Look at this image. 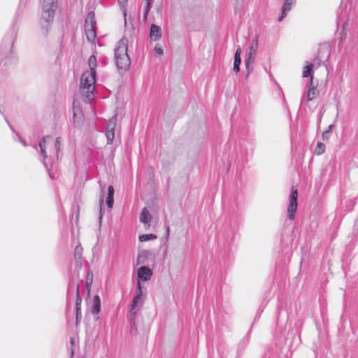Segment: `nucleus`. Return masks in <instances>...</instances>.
Listing matches in <instances>:
<instances>
[{"label": "nucleus", "mask_w": 358, "mask_h": 358, "mask_svg": "<svg viewBox=\"0 0 358 358\" xmlns=\"http://www.w3.org/2000/svg\"><path fill=\"white\" fill-rule=\"evenodd\" d=\"M324 50H326L327 53L329 55V50H328V48L327 47H325V46H320L319 50H318V52H317V55L315 57V59H313V61L315 62H317L318 60H320V53L324 52Z\"/></svg>", "instance_id": "nucleus-22"}, {"label": "nucleus", "mask_w": 358, "mask_h": 358, "mask_svg": "<svg viewBox=\"0 0 358 358\" xmlns=\"http://www.w3.org/2000/svg\"><path fill=\"white\" fill-rule=\"evenodd\" d=\"M113 196H114V188L110 185L108 189V196L106 199V204L109 208H111L113 205Z\"/></svg>", "instance_id": "nucleus-17"}, {"label": "nucleus", "mask_w": 358, "mask_h": 358, "mask_svg": "<svg viewBox=\"0 0 358 358\" xmlns=\"http://www.w3.org/2000/svg\"><path fill=\"white\" fill-rule=\"evenodd\" d=\"M136 296H138L140 298L142 297V290L141 283H138L137 290L136 292Z\"/></svg>", "instance_id": "nucleus-26"}, {"label": "nucleus", "mask_w": 358, "mask_h": 358, "mask_svg": "<svg viewBox=\"0 0 358 358\" xmlns=\"http://www.w3.org/2000/svg\"><path fill=\"white\" fill-rule=\"evenodd\" d=\"M85 31L88 41H93L96 38V31L92 20L88 21L87 20L85 21Z\"/></svg>", "instance_id": "nucleus-7"}, {"label": "nucleus", "mask_w": 358, "mask_h": 358, "mask_svg": "<svg viewBox=\"0 0 358 358\" xmlns=\"http://www.w3.org/2000/svg\"><path fill=\"white\" fill-rule=\"evenodd\" d=\"M241 48H238V49L236 51L235 55H234V71L235 72H238L240 70L239 66L241 62Z\"/></svg>", "instance_id": "nucleus-16"}, {"label": "nucleus", "mask_w": 358, "mask_h": 358, "mask_svg": "<svg viewBox=\"0 0 358 358\" xmlns=\"http://www.w3.org/2000/svg\"><path fill=\"white\" fill-rule=\"evenodd\" d=\"M151 2L152 0H147L146 13L148 12V10L150 9Z\"/></svg>", "instance_id": "nucleus-28"}, {"label": "nucleus", "mask_w": 358, "mask_h": 358, "mask_svg": "<svg viewBox=\"0 0 358 358\" xmlns=\"http://www.w3.org/2000/svg\"><path fill=\"white\" fill-rule=\"evenodd\" d=\"M332 125L329 127V129L322 133V140L327 141L329 138L331 133Z\"/></svg>", "instance_id": "nucleus-24"}, {"label": "nucleus", "mask_w": 358, "mask_h": 358, "mask_svg": "<svg viewBox=\"0 0 358 358\" xmlns=\"http://www.w3.org/2000/svg\"><path fill=\"white\" fill-rule=\"evenodd\" d=\"M82 253H83V248L80 245H77L75 248L74 250V256L76 259H78L79 261L82 259Z\"/></svg>", "instance_id": "nucleus-20"}, {"label": "nucleus", "mask_w": 358, "mask_h": 358, "mask_svg": "<svg viewBox=\"0 0 358 358\" xmlns=\"http://www.w3.org/2000/svg\"><path fill=\"white\" fill-rule=\"evenodd\" d=\"M155 52H156V54H157L158 55H162L163 54V50L161 47L159 46H155Z\"/></svg>", "instance_id": "nucleus-27"}, {"label": "nucleus", "mask_w": 358, "mask_h": 358, "mask_svg": "<svg viewBox=\"0 0 358 358\" xmlns=\"http://www.w3.org/2000/svg\"><path fill=\"white\" fill-rule=\"evenodd\" d=\"M296 0H284V3L281 8L282 14L278 17V21L281 22L283 18L286 16L287 13L289 11L292 6L295 4Z\"/></svg>", "instance_id": "nucleus-9"}, {"label": "nucleus", "mask_w": 358, "mask_h": 358, "mask_svg": "<svg viewBox=\"0 0 358 358\" xmlns=\"http://www.w3.org/2000/svg\"><path fill=\"white\" fill-rule=\"evenodd\" d=\"M115 63L118 69L127 70L131 64L127 54V41L122 38L120 40L115 50Z\"/></svg>", "instance_id": "nucleus-2"}, {"label": "nucleus", "mask_w": 358, "mask_h": 358, "mask_svg": "<svg viewBox=\"0 0 358 358\" xmlns=\"http://www.w3.org/2000/svg\"><path fill=\"white\" fill-rule=\"evenodd\" d=\"M82 299L80 296L79 293V286L78 285L76 287V324L78 325V319L79 317L81 315V305Z\"/></svg>", "instance_id": "nucleus-13"}, {"label": "nucleus", "mask_w": 358, "mask_h": 358, "mask_svg": "<svg viewBox=\"0 0 358 358\" xmlns=\"http://www.w3.org/2000/svg\"><path fill=\"white\" fill-rule=\"evenodd\" d=\"M298 191L297 189L292 187L291 189V194L289 196V205L287 208L288 217L289 219L293 220L294 219L295 213L297 210L298 203Z\"/></svg>", "instance_id": "nucleus-4"}, {"label": "nucleus", "mask_w": 358, "mask_h": 358, "mask_svg": "<svg viewBox=\"0 0 358 358\" xmlns=\"http://www.w3.org/2000/svg\"><path fill=\"white\" fill-rule=\"evenodd\" d=\"M103 198H101V200H100V205H101V206L103 205Z\"/></svg>", "instance_id": "nucleus-31"}, {"label": "nucleus", "mask_w": 358, "mask_h": 358, "mask_svg": "<svg viewBox=\"0 0 358 358\" xmlns=\"http://www.w3.org/2000/svg\"><path fill=\"white\" fill-rule=\"evenodd\" d=\"M90 69L85 71L81 76L79 92L84 101L90 102L94 98V90L96 83V68L97 66L96 58L92 55L88 60Z\"/></svg>", "instance_id": "nucleus-1"}, {"label": "nucleus", "mask_w": 358, "mask_h": 358, "mask_svg": "<svg viewBox=\"0 0 358 358\" xmlns=\"http://www.w3.org/2000/svg\"><path fill=\"white\" fill-rule=\"evenodd\" d=\"M57 8V0H43L42 17L46 22L53 20L55 10Z\"/></svg>", "instance_id": "nucleus-3"}, {"label": "nucleus", "mask_w": 358, "mask_h": 358, "mask_svg": "<svg viewBox=\"0 0 358 358\" xmlns=\"http://www.w3.org/2000/svg\"><path fill=\"white\" fill-rule=\"evenodd\" d=\"M325 152V145L321 142H318L315 150V154L321 155Z\"/></svg>", "instance_id": "nucleus-19"}, {"label": "nucleus", "mask_w": 358, "mask_h": 358, "mask_svg": "<svg viewBox=\"0 0 358 358\" xmlns=\"http://www.w3.org/2000/svg\"><path fill=\"white\" fill-rule=\"evenodd\" d=\"M157 238V236L155 234H143L139 236V241L141 242H145L149 240H154Z\"/></svg>", "instance_id": "nucleus-21"}, {"label": "nucleus", "mask_w": 358, "mask_h": 358, "mask_svg": "<svg viewBox=\"0 0 358 358\" xmlns=\"http://www.w3.org/2000/svg\"><path fill=\"white\" fill-rule=\"evenodd\" d=\"M45 145H46V139L43 138V141H41L39 146L41 148V154L43 155L44 158L47 157V154L45 152Z\"/></svg>", "instance_id": "nucleus-23"}, {"label": "nucleus", "mask_w": 358, "mask_h": 358, "mask_svg": "<svg viewBox=\"0 0 358 358\" xmlns=\"http://www.w3.org/2000/svg\"><path fill=\"white\" fill-rule=\"evenodd\" d=\"M151 220L152 215L150 214L149 211L144 208L140 215V221L145 224L146 229H148L150 227Z\"/></svg>", "instance_id": "nucleus-10"}, {"label": "nucleus", "mask_w": 358, "mask_h": 358, "mask_svg": "<svg viewBox=\"0 0 358 358\" xmlns=\"http://www.w3.org/2000/svg\"><path fill=\"white\" fill-rule=\"evenodd\" d=\"M101 310V299L98 295L93 297V306L92 307V313L97 315Z\"/></svg>", "instance_id": "nucleus-14"}, {"label": "nucleus", "mask_w": 358, "mask_h": 358, "mask_svg": "<svg viewBox=\"0 0 358 358\" xmlns=\"http://www.w3.org/2000/svg\"><path fill=\"white\" fill-rule=\"evenodd\" d=\"M93 277H94L93 272L91 270H88L87 275H86V280H85L86 287H87L88 294L90 292L91 287H92V285L93 282Z\"/></svg>", "instance_id": "nucleus-18"}, {"label": "nucleus", "mask_w": 358, "mask_h": 358, "mask_svg": "<svg viewBox=\"0 0 358 358\" xmlns=\"http://www.w3.org/2000/svg\"><path fill=\"white\" fill-rule=\"evenodd\" d=\"M162 36L161 28L152 24L150 27V37L154 41H158Z\"/></svg>", "instance_id": "nucleus-12"}, {"label": "nucleus", "mask_w": 358, "mask_h": 358, "mask_svg": "<svg viewBox=\"0 0 358 358\" xmlns=\"http://www.w3.org/2000/svg\"><path fill=\"white\" fill-rule=\"evenodd\" d=\"M117 1L121 6H124V5L127 3L128 0H117Z\"/></svg>", "instance_id": "nucleus-29"}, {"label": "nucleus", "mask_w": 358, "mask_h": 358, "mask_svg": "<svg viewBox=\"0 0 358 358\" xmlns=\"http://www.w3.org/2000/svg\"><path fill=\"white\" fill-rule=\"evenodd\" d=\"M257 50V38L256 37L254 40L253 44H252L250 47L249 52L246 55L245 58V66L248 69L250 63L253 60L255 55H256V52Z\"/></svg>", "instance_id": "nucleus-8"}, {"label": "nucleus", "mask_w": 358, "mask_h": 358, "mask_svg": "<svg viewBox=\"0 0 358 358\" xmlns=\"http://www.w3.org/2000/svg\"><path fill=\"white\" fill-rule=\"evenodd\" d=\"M59 138H57V139L56 140V141H55V145H56V146H59Z\"/></svg>", "instance_id": "nucleus-30"}, {"label": "nucleus", "mask_w": 358, "mask_h": 358, "mask_svg": "<svg viewBox=\"0 0 358 358\" xmlns=\"http://www.w3.org/2000/svg\"><path fill=\"white\" fill-rule=\"evenodd\" d=\"M141 303V298L135 296V297L133 299V303L131 305V308L130 310V312H132L135 309V307L136 306H138V303Z\"/></svg>", "instance_id": "nucleus-25"}, {"label": "nucleus", "mask_w": 358, "mask_h": 358, "mask_svg": "<svg viewBox=\"0 0 358 358\" xmlns=\"http://www.w3.org/2000/svg\"><path fill=\"white\" fill-rule=\"evenodd\" d=\"M137 275L138 283H141V282L150 280L152 275V271L150 268L143 266L138 269Z\"/></svg>", "instance_id": "nucleus-6"}, {"label": "nucleus", "mask_w": 358, "mask_h": 358, "mask_svg": "<svg viewBox=\"0 0 358 358\" xmlns=\"http://www.w3.org/2000/svg\"><path fill=\"white\" fill-rule=\"evenodd\" d=\"M117 118L113 117L109 120L106 125V136L108 144H112L115 138V129L116 127Z\"/></svg>", "instance_id": "nucleus-5"}, {"label": "nucleus", "mask_w": 358, "mask_h": 358, "mask_svg": "<svg viewBox=\"0 0 358 358\" xmlns=\"http://www.w3.org/2000/svg\"><path fill=\"white\" fill-rule=\"evenodd\" d=\"M319 94L318 90L317 88L314 86L313 84V78L310 80L309 83V88L308 91L307 92V100L312 101L313 99H315Z\"/></svg>", "instance_id": "nucleus-11"}, {"label": "nucleus", "mask_w": 358, "mask_h": 358, "mask_svg": "<svg viewBox=\"0 0 358 358\" xmlns=\"http://www.w3.org/2000/svg\"><path fill=\"white\" fill-rule=\"evenodd\" d=\"M313 67L314 64L312 63H307V64L303 67V70L302 72V76L303 78L310 77V79L313 78Z\"/></svg>", "instance_id": "nucleus-15"}]
</instances>
